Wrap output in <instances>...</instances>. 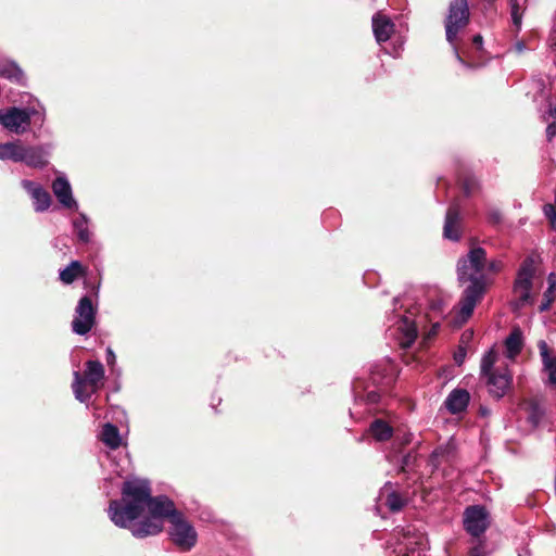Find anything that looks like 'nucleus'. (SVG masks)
I'll list each match as a JSON object with an SVG mask.
<instances>
[{"mask_svg": "<svg viewBox=\"0 0 556 556\" xmlns=\"http://www.w3.org/2000/svg\"><path fill=\"white\" fill-rule=\"evenodd\" d=\"M371 22L376 41L379 45L388 41L394 31V23L391 21V18L381 12H378L372 16Z\"/></svg>", "mask_w": 556, "mask_h": 556, "instance_id": "16", "label": "nucleus"}, {"mask_svg": "<svg viewBox=\"0 0 556 556\" xmlns=\"http://www.w3.org/2000/svg\"><path fill=\"white\" fill-rule=\"evenodd\" d=\"M52 191L58 201L68 208H78L76 200L73 198L72 187L64 175H60L52 184Z\"/></svg>", "mask_w": 556, "mask_h": 556, "instance_id": "15", "label": "nucleus"}, {"mask_svg": "<svg viewBox=\"0 0 556 556\" xmlns=\"http://www.w3.org/2000/svg\"><path fill=\"white\" fill-rule=\"evenodd\" d=\"M509 4L513 23L519 27L522 17L520 0H509Z\"/></svg>", "mask_w": 556, "mask_h": 556, "instance_id": "30", "label": "nucleus"}, {"mask_svg": "<svg viewBox=\"0 0 556 556\" xmlns=\"http://www.w3.org/2000/svg\"><path fill=\"white\" fill-rule=\"evenodd\" d=\"M368 400L370 402H376L377 401V394L372 393V392L368 393Z\"/></svg>", "mask_w": 556, "mask_h": 556, "instance_id": "41", "label": "nucleus"}, {"mask_svg": "<svg viewBox=\"0 0 556 556\" xmlns=\"http://www.w3.org/2000/svg\"><path fill=\"white\" fill-rule=\"evenodd\" d=\"M106 363L110 367H113L116 363V355L111 348L106 349Z\"/></svg>", "mask_w": 556, "mask_h": 556, "instance_id": "36", "label": "nucleus"}, {"mask_svg": "<svg viewBox=\"0 0 556 556\" xmlns=\"http://www.w3.org/2000/svg\"><path fill=\"white\" fill-rule=\"evenodd\" d=\"M478 188V182L475 178H467L464 181L463 189L467 195H470Z\"/></svg>", "mask_w": 556, "mask_h": 556, "instance_id": "31", "label": "nucleus"}, {"mask_svg": "<svg viewBox=\"0 0 556 556\" xmlns=\"http://www.w3.org/2000/svg\"><path fill=\"white\" fill-rule=\"evenodd\" d=\"M428 547L422 533H415L410 528L403 534V540L394 548L396 556H421Z\"/></svg>", "mask_w": 556, "mask_h": 556, "instance_id": "11", "label": "nucleus"}, {"mask_svg": "<svg viewBox=\"0 0 556 556\" xmlns=\"http://www.w3.org/2000/svg\"><path fill=\"white\" fill-rule=\"evenodd\" d=\"M522 333L519 329H514L505 340L507 357L514 359L522 350Z\"/></svg>", "mask_w": 556, "mask_h": 556, "instance_id": "22", "label": "nucleus"}, {"mask_svg": "<svg viewBox=\"0 0 556 556\" xmlns=\"http://www.w3.org/2000/svg\"><path fill=\"white\" fill-rule=\"evenodd\" d=\"M443 454V451L442 448H437L435 451H433L432 453V458H438L439 456H441Z\"/></svg>", "mask_w": 556, "mask_h": 556, "instance_id": "40", "label": "nucleus"}, {"mask_svg": "<svg viewBox=\"0 0 556 556\" xmlns=\"http://www.w3.org/2000/svg\"><path fill=\"white\" fill-rule=\"evenodd\" d=\"M473 43L478 47V48H481L482 47V43H483V39H482V36L481 35H476L472 39Z\"/></svg>", "mask_w": 556, "mask_h": 556, "instance_id": "38", "label": "nucleus"}, {"mask_svg": "<svg viewBox=\"0 0 556 556\" xmlns=\"http://www.w3.org/2000/svg\"><path fill=\"white\" fill-rule=\"evenodd\" d=\"M542 358L543 369L548 374V381L556 384V357L549 355L548 345L541 340L538 344Z\"/></svg>", "mask_w": 556, "mask_h": 556, "instance_id": "20", "label": "nucleus"}, {"mask_svg": "<svg viewBox=\"0 0 556 556\" xmlns=\"http://www.w3.org/2000/svg\"><path fill=\"white\" fill-rule=\"evenodd\" d=\"M88 218L85 214H80L78 218L73 222L74 229L78 236V239L87 243L90 241V231L88 229Z\"/></svg>", "mask_w": 556, "mask_h": 556, "instance_id": "27", "label": "nucleus"}, {"mask_svg": "<svg viewBox=\"0 0 556 556\" xmlns=\"http://www.w3.org/2000/svg\"><path fill=\"white\" fill-rule=\"evenodd\" d=\"M556 136V124L555 122L549 123L546 128V138L551 141Z\"/></svg>", "mask_w": 556, "mask_h": 556, "instance_id": "35", "label": "nucleus"}, {"mask_svg": "<svg viewBox=\"0 0 556 556\" xmlns=\"http://www.w3.org/2000/svg\"><path fill=\"white\" fill-rule=\"evenodd\" d=\"M516 48L519 52H521L523 50L525 46H523V43H517Z\"/></svg>", "mask_w": 556, "mask_h": 556, "instance_id": "42", "label": "nucleus"}, {"mask_svg": "<svg viewBox=\"0 0 556 556\" xmlns=\"http://www.w3.org/2000/svg\"><path fill=\"white\" fill-rule=\"evenodd\" d=\"M488 266H489L490 271L496 273L503 268V263L501 261L493 260V261L489 262Z\"/></svg>", "mask_w": 556, "mask_h": 556, "instance_id": "37", "label": "nucleus"}, {"mask_svg": "<svg viewBox=\"0 0 556 556\" xmlns=\"http://www.w3.org/2000/svg\"><path fill=\"white\" fill-rule=\"evenodd\" d=\"M164 523L162 520L153 519L149 516L147 519L138 522L129 523L127 529H130L134 536L142 539L149 535H155L163 530Z\"/></svg>", "mask_w": 556, "mask_h": 556, "instance_id": "17", "label": "nucleus"}, {"mask_svg": "<svg viewBox=\"0 0 556 556\" xmlns=\"http://www.w3.org/2000/svg\"><path fill=\"white\" fill-rule=\"evenodd\" d=\"M402 349H408L417 338V328L414 321L407 317H401L390 329Z\"/></svg>", "mask_w": 556, "mask_h": 556, "instance_id": "12", "label": "nucleus"}, {"mask_svg": "<svg viewBox=\"0 0 556 556\" xmlns=\"http://www.w3.org/2000/svg\"><path fill=\"white\" fill-rule=\"evenodd\" d=\"M369 433L377 441H387L393 434L392 427L382 419H376L369 427Z\"/></svg>", "mask_w": 556, "mask_h": 556, "instance_id": "23", "label": "nucleus"}, {"mask_svg": "<svg viewBox=\"0 0 556 556\" xmlns=\"http://www.w3.org/2000/svg\"><path fill=\"white\" fill-rule=\"evenodd\" d=\"M544 214L551 220L552 225L556 226V210L552 204H546L544 206Z\"/></svg>", "mask_w": 556, "mask_h": 556, "instance_id": "32", "label": "nucleus"}, {"mask_svg": "<svg viewBox=\"0 0 556 556\" xmlns=\"http://www.w3.org/2000/svg\"><path fill=\"white\" fill-rule=\"evenodd\" d=\"M33 118L39 126H42L45 123V109L39 103L37 106H10L0 110V125L15 135L25 134L29 129Z\"/></svg>", "mask_w": 556, "mask_h": 556, "instance_id": "4", "label": "nucleus"}, {"mask_svg": "<svg viewBox=\"0 0 556 556\" xmlns=\"http://www.w3.org/2000/svg\"><path fill=\"white\" fill-rule=\"evenodd\" d=\"M459 208L456 204H452L445 215L443 236L448 240L456 241L460 237L459 232Z\"/></svg>", "mask_w": 556, "mask_h": 556, "instance_id": "18", "label": "nucleus"}, {"mask_svg": "<svg viewBox=\"0 0 556 556\" xmlns=\"http://www.w3.org/2000/svg\"><path fill=\"white\" fill-rule=\"evenodd\" d=\"M490 523L486 509L480 505L467 507L464 513V526L472 536H480Z\"/></svg>", "mask_w": 556, "mask_h": 556, "instance_id": "10", "label": "nucleus"}, {"mask_svg": "<svg viewBox=\"0 0 556 556\" xmlns=\"http://www.w3.org/2000/svg\"><path fill=\"white\" fill-rule=\"evenodd\" d=\"M72 384L75 399L86 403L92 394L97 393L104 383L105 370L99 361H87L84 374L74 371Z\"/></svg>", "mask_w": 556, "mask_h": 556, "instance_id": "5", "label": "nucleus"}, {"mask_svg": "<svg viewBox=\"0 0 556 556\" xmlns=\"http://www.w3.org/2000/svg\"><path fill=\"white\" fill-rule=\"evenodd\" d=\"M486 263V253L482 248H473L468 254L460 258L457 266L458 280L470 282L464 290L459 301L456 321L466 323L472 315L477 303L482 299L485 289L483 268Z\"/></svg>", "mask_w": 556, "mask_h": 556, "instance_id": "2", "label": "nucleus"}, {"mask_svg": "<svg viewBox=\"0 0 556 556\" xmlns=\"http://www.w3.org/2000/svg\"><path fill=\"white\" fill-rule=\"evenodd\" d=\"M534 273V260L532 257H527L522 262L514 283V292L521 303H526L530 299Z\"/></svg>", "mask_w": 556, "mask_h": 556, "instance_id": "9", "label": "nucleus"}, {"mask_svg": "<svg viewBox=\"0 0 556 556\" xmlns=\"http://www.w3.org/2000/svg\"><path fill=\"white\" fill-rule=\"evenodd\" d=\"M464 355H458L455 357L456 363L460 364L463 361Z\"/></svg>", "mask_w": 556, "mask_h": 556, "instance_id": "43", "label": "nucleus"}, {"mask_svg": "<svg viewBox=\"0 0 556 556\" xmlns=\"http://www.w3.org/2000/svg\"><path fill=\"white\" fill-rule=\"evenodd\" d=\"M101 439L103 443L111 448H117L122 444V438L117 427L109 422L103 427Z\"/></svg>", "mask_w": 556, "mask_h": 556, "instance_id": "25", "label": "nucleus"}, {"mask_svg": "<svg viewBox=\"0 0 556 556\" xmlns=\"http://www.w3.org/2000/svg\"><path fill=\"white\" fill-rule=\"evenodd\" d=\"M148 509L153 519L162 520L165 517L172 520L173 515H178L173 501L166 496H151L150 484L147 480L137 478L128 479L122 488V500L112 501L108 514L111 521L119 528H128Z\"/></svg>", "mask_w": 556, "mask_h": 556, "instance_id": "1", "label": "nucleus"}, {"mask_svg": "<svg viewBox=\"0 0 556 556\" xmlns=\"http://www.w3.org/2000/svg\"><path fill=\"white\" fill-rule=\"evenodd\" d=\"M556 281L553 279V274L548 277V288L544 292V301L540 305V311H547L555 299Z\"/></svg>", "mask_w": 556, "mask_h": 556, "instance_id": "29", "label": "nucleus"}, {"mask_svg": "<svg viewBox=\"0 0 556 556\" xmlns=\"http://www.w3.org/2000/svg\"><path fill=\"white\" fill-rule=\"evenodd\" d=\"M23 144L20 141L0 143V160L1 161H22Z\"/></svg>", "mask_w": 556, "mask_h": 556, "instance_id": "21", "label": "nucleus"}, {"mask_svg": "<svg viewBox=\"0 0 556 556\" xmlns=\"http://www.w3.org/2000/svg\"><path fill=\"white\" fill-rule=\"evenodd\" d=\"M470 401V394L464 389H454L446 397L444 404L451 414L464 412Z\"/></svg>", "mask_w": 556, "mask_h": 556, "instance_id": "19", "label": "nucleus"}, {"mask_svg": "<svg viewBox=\"0 0 556 556\" xmlns=\"http://www.w3.org/2000/svg\"><path fill=\"white\" fill-rule=\"evenodd\" d=\"M50 146H23L22 161L29 167L42 168L48 165L50 156Z\"/></svg>", "mask_w": 556, "mask_h": 556, "instance_id": "13", "label": "nucleus"}, {"mask_svg": "<svg viewBox=\"0 0 556 556\" xmlns=\"http://www.w3.org/2000/svg\"><path fill=\"white\" fill-rule=\"evenodd\" d=\"M0 75L14 80L16 83L23 84L24 83V73L23 71L14 63H9L4 65L0 70Z\"/></svg>", "mask_w": 556, "mask_h": 556, "instance_id": "28", "label": "nucleus"}, {"mask_svg": "<svg viewBox=\"0 0 556 556\" xmlns=\"http://www.w3.org/2000/svg\"><path fill=\"white\" fill-rule=\"evenodd\" d=\"M96 321V308L89 296H83L75 309V317L72 321L74 333L84 336L88 333Z\"/></svg>", "mask_w": 556, "mask_h": 556, "instance_id": "8", "label": "nucleus"}, {"mask_svg": "<svg viewBox=\"0 0 556 556\" xmlns=\"http://www.w3.org/2000/svg\"><path fill=\"white\" fill-rule=\"evenodd\" d=\"M469 22V8L467 0H453L450 3L448 14L445 20L446 40L454 47L456 59L464 66H469L459 55L455 40L458 33L466 27Z\"/></svg>", "mask_w": 556, "mask_h": 556, "instance_id": "6", "label": "nucleus"}, {"mask_svg": "<svg viewBox=\"0 0 556 556\" xmlns=\"http://www.w3.org/2000/svg\"><path fill=\"white\" fill-rule=\"evenodd\" d=\"M544 122L548 123L549 119H556V104L548 103V110L543 114Z\"/></svg>", "mask_w": 556, "mask_h": 556, "instance_id": "34", "label": "nucleus"}, {"mask_svg": "<svg viewBox=\"0 0 556 556\" xmlns=\"http://www.w3.org/2000/svg\"><path fill=\"white\" fill-rule=\"evenodd\" d=\"M386 497V505L392 511H399L403 508L405 502L402 496L395 491H391V486L386 484L384 488L380 492V498Z\"/></svg>", "mask_w": 556, "mask_h": 556, "instance_id": "24", "label": "nucleus"}, {"mask_svg": "<svg viewBox=\"0 0 556 556\" xmlns=\"http://www.w3.org/2000/svg\"><path fill=\"white\" fill-rule=\"evenodd\" d=\"M21 184L30 195L36 212H45L50 207L51 197L41 185L27 179L22 180Z\"/></svg>", "mask_w": 556, "mask_h": 556, "instance_id": "14", "label": "nucleus"}, {"mask_svg": "<svg viewBox=\"0 0 556 556\" xmlns=\"http://www.w3.org/2000/svg\"><path fill=\"white\" fill-rule=\"evenodd\" d=\"M469 556H484L480 548L475 547L469 552Z\"/></svg>", "mask_w": 556, "mask_h": 556, "instance_id": "39", "label": "nucleus"}, {"mask_svg": "<svg viewBox=\"0 0 556 556\" xmlns=\"http://www.w3.org/2000/svg\"><path fill=\"white\" fill-rule=\"evenodd\" d=\"M403 45H404V42L402 40H396L393 43L392 50L391 51L386 50V53L392 55L393 58H399L403 50Z\"/></svg>", "mask_w": 556, "mask_h": 556, "instance_id": "33", "label": "nucleus"}, {"mask_svg": "<svg viewBox=\"0 0 556 556\" xmlns=\"http://www.w3.org/2000/svg\"><path fill=\"white\" fill-rule=\"evenodd\" d=\"M169 536L181 551H190L198 541L195 529L181 514L172 516Z\"/></svg>", "mask_w": 556, "mask_h": 556, "instance_id": "7", "label": "nucleus"}, {"mask_svg": "<svg viewBox=\"0 0 556 556\" xmlns=\"http://www.w3.org/2000/svg\"><path fill=\"white\" fill-rule=\"evenodd\" d=\"M83 273L81 264L78 261H72L65 268L60 270V279L62 282L68 285L83 275Z\"/></svg>", "mask_w": 556, "mask_h": 556, "instance_id": "26", "label": "nucleus"}, {"mask_svg": "<svg viewBox=\"0 0 556 556\" xmlns=\"http://www.w3.org/2000/svg\"><path fill=\"white\" fill-rule=\"evenodd\" d=\"M497 359L498 354L493 349L483 354L480 363V375L485 380L489 394L500 400L511 389L513 375L506 366L495 368Z\"/></svg>", "mask_w": 556, "mask_h": 556, "instance_id": "3", "label": "nucleus"}]
</instances>
